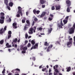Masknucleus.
Here are the masks:
<instances>
[{
	"label": "nucleus",
	"instance_id": "f257e3e1",
	"mask_svg": "<svg viewBox=\"0 0 75 75\" xmlns=\"http://www.w3.org/2000/svg\"><path fill=\"white\" fill-rule=\"evenodd\" d=\"M7 26H5V27L4 28V30L3 28H1L0 30V34H4V33L5 31L7 30Z\"/></svg>",
	"mask_w": 75,
	"mask_h": 75
},
{
	"label": "nucleus",
	"instance_id": "f03ea898",
	"mask_svg": "<svg viewBox=\"0 0 75 75\" xmlns=\"http://www.w3.org/2000/svg\"><path fill=\"white\" fill-rule=\"evenodd\" d=\"M75 31V29L73 27L71 28H69V33L70 34H74Z\"/></svg>",
	"mask_w": 75,
	"mask_h": 75
},
{
	"label": "nucleus",
	"instance_id": "7ed1b4c3",
	"mask_svg": "<svg viewBox=\"0 0 75 75\" xmlns=\"http://www.w3.org/2000/svg\"><path fill=\"white\" fill-rule=\"evenodd\" d=\"M62 19H61L60 25V23H57V25L58 26L59 28H62V26H63V24L62 22Z\"/></svg>",
	"mask_w": 75,
	"mask_h": 75
},
{
	"label": "nucleus",
	"instance_id": "20e7f679",
	"mask_svg": "<svg viewBox=\"0 0 75 75\" xmlns=\"http://www.w3.org/2000/svg\"><path fill=\"white\" fill-rule=\"evenodd\" d=\"M66 3L67 5V7H69L71 6V2L69 0H66Z\"/></svg>",
	"mask_w": 75,
	"mask_h": 75
},
{
	"label": "nucleus",
	"instance_id": "39448f33",
	"mask_svg": "<svg viewBox=\"0 0 75 75\" xmlns=\"http://www.w3.org/2000/svg\"><path fill=\"white\" fill-rule=\"evenodd\" d=\"M67 46L68 47H69L72 45V41H69L67 42Z\"/></svg>",
	"mask_w": 75,
	"mask_h": 75
},
{
	"label": "nucleus",
	"instance_id": "423d86ee",
	"mask_svg": "<svg viewBox=\"0 0 75 75\" xmlns=\"http://www.w3.org/2000/svg\"><path fill=\"white\" fill-rule=\"evenodd\" d=\"M17 23L15 22L13 23L12 25L13 28L16 29V28H17Z\"/></svg>",
	"mask_w": 75,
	"mask_h": 75
},
{
	"label": "nucleus",
	"instance_id": "0eeeda50",
	"mask_svg": "<svg viewBox=\"0 0 75 75\" xmlns=\"http://www.w3.org/2000/svg\"><path fill=\"white\" fill-rule=\"evenodd\" d=\"M52 30V28L50 27V28H49L48 29V34H50Z\"/></svg>",
	"mask_w": 75,
	"mask_h": 75
},
{
	"label": "nucleus",
	"instance_id": "6e6552de",
	"mask_svg": "<svg viewBox=\"0 0 75 75\" xmlns=\"http://www.w3.org/2000/svg\"><path fill=\"white\" fill-rule=\"evenodd\" d=\"M26 23L27 24H26V26H28L29 27V26H30V24H31L30 22V21L27 20L26 21Z\"/></svg>",
	"mask_w": 75,
	"mask_h": 75
},
{
	"label": "nucleus",
	"instance_id": "1a4fd4ad",
	"mask_svg": "<svg viewBox=\"0 0 75 75\" xmlns=\"http://www.w3.org/2000/svg\"><path fill=\"white\" fill-rule=\"evenodd\" d=\"M18 13H21V8L20 6H18Z\"/></svg>",
	"mask_w": 75,
	"mask_h": 75
},
{
	"label": "nucleus",
	"instance_id": "9d476101",
	"mask_svg": "<svg viewBox=\"0 0 75 75\" xmlns=\"http://www.w3.org/2000/svg\"><path fill=\"white\" fill-rule=\"evenodd\" d=\"M55 8L56 10H59V9L61 8V6L59 5H57L55 6Z\"/></svg>",
	"mask_w": 75,
	"mask_h": 75
},
{
	"label": "nucleus",
	"instance_id": "9b49d317",
	"mask_svg": "<svg viewBox=\"0 0 75 75\" xmlns=\"http://www.w3.org/2000/svg\"><path fill=\"white\" fill-rule=\"evenodd\" d=\"M46 2V1H44V0H40V3L41 4H43L45 3Z\"/></svg>",
	"mask_w": 75,
	"mask_h": 75
},
{
	"label": "nucleus",
	"instance_id": "f8f14e48",
	"mask_svg": "<svg viewBox=\"0 0 75 75\" xmlns=\"http://www.w3.org/2000/svg\"><path fill=\"white\" fill-rule=\"evenodd\" d=\"M37 48H38V47H36V46H33L31 48L30 50H33V49H37Z\"/></svg>",
	"mask_w": 75,
	"mask_h": 75
},
{
	"label": "nucleus",
	"instance_id": "ddd939ff",
	"mask_svg": "<svg viewBox=\"0 0 75 75\" xmlns=\"http://www.w3.org/2000/svg\"><path fill=\"white\" fill-rule=\"evenodd\" d=\"M45 14H46V12H43V13L40 15V17L42 18L43 16H45Z\"/></svg>",
	"mask_w": 75,
	"mask_h": 75
},
{
	"label": "nucleus",
	"instance_id": "4468645a",
	"mask_svg": "<svg viewBox=\"0 0 75 75\" xmlns=\"http://www.w3.org/2000/svg\"><path fill=\"white\" fill-rule=\"evenodd\" d=\"M9 44L8 43H7L6 44V46L7 48H10V47H11V45H9Z\"/></svg>",
	"mask_w": 75,
	"mask_h": 75
},
{
	"label": "nucleus",
	"instance_id": "2eb2a0df",
	"mask_svg": "<svg viewBox=\"0 0 75 75\" xmlns=\"http://www.w3.org/2000/svg\"><path fill=\"white\" fill-rule=\"evenodd\" d=\"M4 3L6 5V6H8V0H5L4 1Z\"/></svg>",
	"mask_w": 75,
	"mask_h": 75
},
{
	"label": "nucleus",
	"instance_id": "dca6fc26",
	"mask_svg": "<svg viewBox=\"0 0 75 75\" xmlns=\"http://www.w3.org/2000/svg\"><path fill=\"white\" fill-rule=\"evenodd\" d=\"M66 69H67V72H69V71H71V68L70 67H68Z\"/></svg>",
	"mask_w": 75,
	"mask_h": 75
},
{
	"label": "nucleus",
	"instance_id": "f3484780",
	"mask_svg": "<svg viewBox=\"0 0 75 75\" xmlns=\"http://www.w3.org/2000/svg\"><path fill=\"white\" fill-rule=\"evenodd\" d=\"M9 6L10 7H13V3L12 2H10L8 4Z\"/></svg>",
	"mask_w": 75,
	"mask_h": 75
},
{
	"label": "nucleus",
	"instance_id": "a211bd4d",
	"mask_svg": "<svg viewBox=\"0 0 75 75\" xmlns=\"http://www.w3.org/2000/svg\"><path fill=\"white\" fill-rule=\"evenodd\" d=\"M25 20H26V18L24 17L23 19L22 20V23H25Z\"/></svg>",
	"mask_w": 75,
	"mask_h": 75
},
{
	"label": "nucleus",
	"instance_id": "6ab92c4d",
	"mask_svg": "<svg viewBox=\"0 0 75 75\" xmlns=\"http://www.w3.org/2000/svg\"><path fill=\"white\" fill-rule=\"evenodd\" d=\"M4 21L3 20L0 19V23L1 24H3L4 23Z\"/></svg>",
	"mask_w": 75,
	"mask_h": 75
},
{
	"label": "nucleus",
	"instance_id": "aec40b11",
	"mask_svg": "<svg viewBox=\"0 0 75 75\" xmlns=\"http://www.w3.org/2000/svg\"><path fill=\"white\" fill-rule=\"evenodd\" d=\"M45 46H49V44L47 42H45L44 44Z\"/></svg>",
	"mask_w": 75,
	"mask_h": 75
},
{
	"label": "nucleus",
	"instance_id": "412c9836",
	"mask_svg": "<svg viewBox=\"0 0 75 75\" xmlns=\"http://www.w3.org/2000/svg\"><path fill=\"white\" fill-rule=\"evenodd\" d=\"M37 30L38 31H42V28L40 27V28H37Z\"/></svg>",
	"mask_w": 75,
	"mask_h": 75
},
{
	"label": "nucleus",
	"instance_id": "4be33fe9",
	"mask_svg": "<svg viewBox=\"0 0 75 75\" xmlns=\"http://www.w3.org/2000/svg\"><path fill=\"white\" fill-rule=\"evenodd\" d=\"M0 18L1 20H3L4 21V19L5 18V17L4 16H1L0 17Z\"/></svg>",
	"mask_w": 75,
	"mask_h": 75
},
{
	"label": "nucleus",
	"instance_id": "5701e85b",
	"mask_svg": "<svg viewBox=\"0 0 75 75\" xmlns=\"http://www.w3.org/2000/svg\"><path fill=\"white\" fill-rule=\"evenodd\" d=\"M31 43L32 44H33V45H34L35 44V42L34 40H32L31 41Z\"/></svg>",
	"mask_w": 75,
	"mask_h": 75
},
{
	"label": "nucleus",
	"instance_id": "b1692460",
	"mask_svg": "<svg viewBox=\"0 0 75 75\" xmlns=\"http://www.w3.org/2000/svg\"><path fill=\"white\" fill-rule=\"evenodd\" d=\"M67 22H68V21L67 20H63V22L64 23V24H67Z\"/></svg>",
	"mask_w": 75,
	"mask_h": 75
},
{
	"label": "nucleus",
	"instance_id": "393cba45",
	"mask_svg": "<svg viewBox=\"0 0 75 75\" xmlns=\"http://www.w3.org/2000/svg\"><path fill=\"white\" fill-rule=\"evenodd\" d=\"M4 43V40H2L0 41V44L2 45Z\"/></svg>",
	"mask_w": 75,
	"mask_h": 75
},
{
	"label": "nucleus",
	"instance_id": "a878e982",
	"mask_svg": "<svg viewBox=\"0 0 75 75\" xmlns=\"http://www.w3.org/2000/svg\"><path fill=\"white\" fill-rule=\"evenodd\" d=\"M28 29V27L26 26V25H25V26H24V30H27Z\"/></svg>",
	"mask_w": 75,
	"mask_h": 75
},
{
	"label": "nucleus",
	"instance_id": "bb28decb",
	"mask_svg": "<svg viewBox=\"0 0 75 75\" xmlns=\"http://www.w3.org/2000/svg\"><path fill=\"white\" fill-rule=\"evenodd\" d=\"M67 11L68 13L70 12V9H69V7L67 8Z\"/></svg>",
	"mask_w": 75,
	"mask_h": 75
},
{
	"label": "nucleus",
	"instance_id": "cd10ccee",
	"mask_svg": "<svg viewBox=\"0 0 75 75\" xmlns=\"http://www.w3.org/2000/svg\"><path fill=\"white\" fill-rule=\"evenodd\" d=\"M7 21L8 23H10V22H11V18H9L8 20H7Z\"/></svg>",
	"mask_w": 75,
	"mask_h": 75
},
{
	"label": "nucleus",
	"instance_id": "c85d7f7f",
	"mask_svg": "<svg viewBox=\"0 0 75 75\" xmlns=\"http://www.w3.org/2000/svg\"><path fill=\"white\" fill-rule=\"evenodd\" d=\"M27 50V47H25L23 48V51H25V50Z\"/></svg>",
	"mask_w": 75,
	"mask_h": 75
},
{
	"label": "nucleus",
	"instance_id": "c756f323",
	"mask_svg": "<svg viewBox=\"0 0 75 75\" xmlns=\"http://www.w3.org/2000/svg\"><path fill=\"white\" fill-rule=\"evenodd\" d=\"M17 42V38H15L14 40H13V42Z\"/></svg>",
	"mask_w": 75,
	"mask_h": 75
},
{
	"label": "nucleus",
	"instance_id": "7c9ffc66",
	"mask_svg": "<svg viewBox=\"0 0 75 75\" xmlns=\"http://www.w3.org/2000/svg\"><path fill=\"white\" fill-rule=\"evenodd\" d=\"M11 37V35H8V39H9V38H10Z\"/></svg>",
	"mask_w": 75,
	"mask_h": 75
},
{
	"label": "nucleus",
	"instance_id": "2f4dec72",
	"mask_svg": "<svg viewBox=\"0 0 75 75\" xmlns=\"http://www.w3.org/2000/svg\"><path fill=\"white\" fill-rule=\"evenodd\" d=\"M0 15L1 16H4L5 15V14H4V13L3 12H1L0 13Z\"/></svg>",
	"mask_w": 75,
	"mask_h": 75
},
{
	"label": "nucleus",
	"instance_id": "473e14b6",
	"mask_svg": "<svg viewBox=\"0 0 75 75\" xmlns=\"http://www.w3.org/2000/svg\"><path fill=\"white\" fill-rule=\"evenodd\" d=\"M52 47H53V45L51 44L50 45H49L48 47L50 49V48H52Z\"/></svg>",
	"mask_w": 75,
	"mask_h": 75
},
{
	"label": "nucleus",
	"instance_id": "72a5a7b5",
	"mask_svg": "<svg viewBox=\"0 0 75 75\" xmlns=\"http://www.w3.org/2000/svg\"><path fill=\"white\" fill-rule=\"evenodd\" d=\"M33 13L35 14H36V13H37V11H36V10L35 9H34L33 11Z\"/></svg>",
	"mask_w": 75,
	"mask_h": 75
},
{
	"label": "nucleus",
	"instance_id": "f704fd0d",
	"mask_svg": "<svg viewBox=\"0 0 75 75\" xmlns=\"http://www.w3.org/2000/svg\"><path fill=\"white\" fill-rule=\"evenodd\" d=\"M11 34H12V33H11V31H8V35H11Z\"/></svg>",
	"mask_w": 75,
	"mask_h": 75
},
{
	"label": "nucleus",
	"instance_id": "c9c22d12",
	"mask_svg": "<svg viewBox=\"0 0 75 75\" xmlns=\"http://www.w3.org/2000/svg\"><path fill=\"white\" fill-rule=\"evenodd\" d=\"M5 68H4V70L2 71V74H5Z\"/></svg>",
	"mask_w": 75,
	"mask_h": 75
},
{
	"label": "nucleus",
	"instance_id": "e433bc0d",
	"mask_svg": "<svg viewBox=\"0 0 75 75\" xmlns=\"http://www.w3.org/2000/svg\"><path fill=\"white\" fill-rule=\"evenodd\" d=\"M46 70H47V68H43L42 69V71H43V72H44V71H46Z\"/></svg>",
	"mask_w": 75,
	"mask_h": 75
},
{
	"label": "nucleus",
	"instance_id": "4c0bfd02",
	"mask_svg": "<svg viewBox=\"0 0 75 75\" xmlns=\"http://www.w3.org/2000/svg\"><path fill=\"white\" fill-rule=\"evenodd\" d=\"M49 51H50V48H49L48 47L47 48V52H49Z\"/></svg>",
	"mask_w": 75,
	"mask_h": 75
},
{
	"label": "nucleus",
	"instance_id": "58836bf2",
	"mask_svg": "<svg viewBox=\"0 0 75 75\" xmlns=\"http://www.w3.org/2000/svg\"><path fill=\"white\" fill-rule=\"evenodd\" d=\"M40 13V11L39 10H37L36 11V14H38Z\"/></svg>",
	"mask_w": 75,
	"mask_h": 75
},
{
	"label": "nucleus",
	"instance_id": "ea45409f",
	"mask_svg": "<svg viewBox=\"0 0 75 75\" xmlns=\"http://www.w3.org/2000/svg\"><path fill=\"white\" fill-rule=\"evenodd\" d=\"M28 34H26L25 35V38L27 39V38H28Z\"/></svg>",
	"mask_w": 75,
	"mask_h": 75
},
{
	"label": "nucleus",
	"instance_id": "a19ab883",
	"mask_svg": "<svg viewBox=\"0 0 75 75\" xmlns=\"http://www.w3.org/2000/svg\"><path fill=\"white\" fill-rule=\"evenodd\" d=\"M69 18V16H67L65 18V19L66 20H68V18Z\"/></svg>",
	"mask_w": 75,
	"mask_h": 75
},
{
	"label": "nucleus",
	"instance_id": "79ce46f5",
	"mask_svg": "<svg viewBox=\"0 0 75 75\" xmlns=\"http://www.w3.org/2000/svg\"><path fill=\"white\" fill-rule=\"evenodd\" d=\"M53 18H51L50 17H49V21H51L52 20Z\"/></svg>",
	"mask_w": 75,
	"mask_h": 75
},
{
	"label": "nucleus",
	"instance_id": "37998d69",
	"mask_svg": "<svg viewBox=\"0 0 75 75\" xmlns=\"http://www.w3.org/2000/svg\"><path fill=\"white\" fill-rule=\"evenodd\" d=\"M28 47H31V44L30 43H28V45H27Z\"/></svg>",
	"mask_w": 75,
	"mask_h": 75
},
{
	"label": "nucleus",
	"instance_id": "c03bdc74",
	"mask_svg": "<svg viewBox=\"0 0 75 75\" xmlns=\"http://www.w3.org/2000/svg\"><path fill=\"white\" fill-rule=\"evenodd\" d=\"M33 30H34L33 28H30V31H32V32H33Z\"/></svg>",
	"mask_w": 75,
	"mask_h": 75
},
{
	"label": "nucleus",
	"instance_id": "a18cd8bd",
	"mask_svg": "<svg viewBox=\"0 0 75 75\" xmlns=\"http://www.w3.org/2000/svg\"><path fill=\"white\" fill-rule=\"evenodd\" d=\"M52 10H55V7L54 6H52Z\"/></svg>",
	"mask_w": 75,
	"mask_h": 75
},
{
	"label": "nucleus",
	"instance_id": "49530a36",
	"mask_svg": "<svg viewBox=\"0 0 75 75\" xmlns=\"http://www.w3.org/2000/svg\"><path fill=\"white\" fill-rule=\"evenodd\" d=\"M34 20L35 21H38V19L37 18H35L34 19Z\"/></svg>",
	"mask_w": 75,
	"mask_h": 75
},
{
	"label": "nucleus",
	"instance_id": "de8ad7c7",
	"mask_svg": "<svg viewBox=\"0 0 75 75\" xmlns=\"http://www.w3.org/2000/svg\"><path fill=\"white\" fill-rule=\"evenodd\" d=\"M16 71H19V72H20V70L19 69H15Z\"/></svg>",
	"mask_w": 75,
	"mask_h": 75
},
{
	"label": "nucleus",
	"instance_id": "09e8293b",
	"mask_svg": "<svg viewBox=\"0 0 75 75\" xmlns=\"http://www.w3.org/2000/svg\"><path fill=\"white\" fill-rule=\"evenodd\" d=\"M38 43H36L35 45V46L36 47H38Z\"/></svg>",
	"mask_w": 75,
	"mask_h": 75
},
{
	"label": "nucleus",
	"instance_id": "8fccbe9b",
	"mask_svg": "<svg viewBox=\"0 0 75 75\" xmlns=\"http://www.w3.org/2000/svg\"><path fill=\"white\" fill-rule=\"evenodd\" d=\"M7 8L8 9V10H11V9L10 8V7L9 6H7Z\"/></svg>",
	"mask_w": 75,
	"mask_h": 75
},
{
	"label": "nucleus",
	"instance_id": "3c124183",
	"mask_svg": "<svg viewBox=\"0 0 75 75\" xmlns=\"http://www.w3.org/2000/svg\"><path fill=\"white\" fill-rule=\"evenodd\" d=\"M32 59L33 60V61H35V57H33V58H32Z\"/></svg>",
	"mask_w": 75,
	"mask_h": 75
},
{
	"label": "nucleus",
	"instance_id": "603ef678",
	"mask_svg": "<svg viewBox=\"0 0 75 75\" xmlns=\"http://www.w3.org/2000/svg\"><path fill=\"white\" fill-rule=\"evenodd\" d=\"M33 33V32L30 31V32H29V34H32Z\"/></svg>",
	"mask_w": 75,
	"mask_h": 75
},
{
	"label": "nucleus",
	"instance_id": "864d4df0",
	"mask_svg": "<svg viewBox=\"0 0 75 75\" xmlns=\"http://www.w3.org/2000/svg\"><path fill=\"white\" fill-rule=\"evenodd\" d=\"M45 7V5H42V8H44Z\"/></svg>",
	"mask_w": 75,
	"mask_h": 75
},
{
	"label": "nucleus",
	"instance_id": "5fc2aeb1",
	"mask_svg": "<svg viewBox=\"0 0 75 75\" xmlns=\"http://www.w3.org/2000/svg\"><path fill=\"white\" fill-rule=\"evenodd\" d=\"M15 71H16V69H13L12 71V72H13V73H14V72H15Z\"/></svg>",
	"mask_w": 75,
	"mask_h": 75
},
{
	"label": "nucleus",
	"instance_id": "6e6d98bb",
	"mask_svg": "<svg viewBox=\"0 0 75 75\" xmlns=\"http://www.w3.org/2000/svg\"><path fill=\"white\" fill-rule=\"evenodd\" d=\"M73 28H74V29L75 30V23H74L73 24Z\"/></svg>",
	"mask_w": 75,
	"mask_h": 75
},
{
	"label": "nucleus",
	"instance_id": "4d7b16f0",
	"mask_svg": "<svg viewBox=\"0 0 75 75\" xmlns=\"http://www.w3.org/2000/svg\"><path fill=\"white\" fill-rule=\"evenodd\" d=\"M50 17H51V18H52V17H54V15H52V14H50Z\"/></svg>",
	"mask_w": 75,
	"mask_h": 75
},
{
	"label": "nucleus",
	"instance_id": "13d9d810",
	"mask_svg": "<svg viewBox=\"0 0 75 75\" xmlns=\"http://www.w3.org/2000/svg\"><path fill=\"white\" fill-rule=\"evenodd\" d=\"M35 24V22L34 21H33L32 23V25H34Z\"/></svg>",
	"mask_w": 75,
	"mask_h": 75
},
{
	"label": "nucleus",
	"instance_id": "bf43d9fd",
	"mask_svg": "<svg viewBox=\"0 0 75 75\" xmlns=\"http://www.w3.org/2000/svg\"><path fill=\"white\" fill-rule=\"evenodd\" d=\"M16 16L17 17H20V14H17L16 15Z\"/></svg>",
	"mask_w": 75,
	"mask_h": 75
},
{
	"label": "nucleus",
	"instance_id": "052dcab7",
	"mask_svg": "<svg viewBox=\"0 0 75 75\" xmlns=\"http://www.w3.org/2000/svg\"><path fill=\"white\" fill-rule=\"evenodd\" d=\"M14 47L15 48H17V45L15 44L14 45Z\"/></svg>",
	"mask_w": 75,
	"mask_h": 75
},
{
	"label": "nucleus",
	"instance_id": "680f3d73",
	"mask_svg": "<svg viewBox=\"0 0 75 75\" xmlns=\"http://www.w3.org/2000/svg\"><path fill=\"white\" fill-rule=\"evenodd\" d=\"M34 30H36V29H37V27L36 26H34L33 27Z\"/></svg>",
	"mask_w": 75,
	"mask_h": 75
},
{
	"label": "nucleus",
	"instance_id": "e2e57ef3",
	"mask_svg": "<svg viewBox=\"0 0 75 75\" xmlns=\"http://www.w3.org/2000/svg\"><path fill=\"white\" fill-rule=\"evenodd\" d=\"M28 42V41L25 40V44H27Z\"/></svg>",
	"mask_w": 75,
	"mask_h": 75
},
{
	"label": "nucleus",
	"instance_id": "0e129e2a",
	"mask_svg": "<svg viewBox=\"0 0 75 75\" xmlns=\"http://www.w3.org/2000/svg\"><path fill=\"white\" fill-rule=\"evenodd\" d=\"M52 73H49V75H52Z\"/></svg>",
	"mask_w": 75,
	"mask_h": 75
},
{
	"label": "nucleus",
	"instance_id": "69168bd1",
	"mask_svg": "<svg viewBox=\"0 0 75 75\" xmlns=\"http://www.w3.org/2000/svg\"><path fill=\"white\" fill-rule=\"evenodd\" d=\"M8 51H9V52H11V49H8Z\"/></svg>",
	"mask_w": 75,
	"mask_h": 75
},
{
	"label": "nucleus",
	"instance_id": "338daca9",
	"mask_svg": "<svg viewBox=\"0 0 75 75\" xmlns=\"http://www.w3.org/2000/svg\"><path fill=\"white\" fill-rule=\"evenodd\" d=\"M72 74L73 75H75V72H74L72 73Z\"/></svg>",
	"mask_w": 75,
	"mask_h": 75
},
{
	"label": "nucleus",
	"instance_id": "774afa93",
	"mask_svg": "<svg viewBox=\"0 0 75 75\" xmlns=\"http://www.w3.org/2000/svg\"><path fill=\"white\" fill-rule=\"evenodd\" d=\"M74 42H75V36H74Z\"/></svg>",
	"mask_w": 75,
	"mask_h": 75
}]
</instances>
